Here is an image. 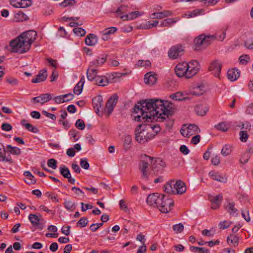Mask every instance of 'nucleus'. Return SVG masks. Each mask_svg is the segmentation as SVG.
Here are the masks:
<instances>
[{
    "instance_id": "c85d7f7f",
    "label": "nucleus",
    "mask_w": 253,
    "mask_h": 253,
    "mask_svg": "<svg viewBox=\"0 0 253 253\" xmlns=\"http://www.w3.org/2000/svg\"><path fill=\"white\" fill-rule=\"evenodd\" d=\"M203 12L202 9H197L192 11H189L187 13L183 14L182 17L191 18L200 15Z\"/></svg>"
},
{
    "instance_id": "69168bd1",
    "label": "nucleus",
    "mask_w": 253,
    "mask_h": 253,
    "mask_svg": "<svg viewBox=\"0 0 253 253\" xmlns=\"http://www.w3.org/2000/svg\"><path fill=\"white\" fill-rule=\"evenodd\" d=\"M126 8L127 6L125 5H121L119 7H118L116 11V13L117 14V16L118 17L120 14L126 13Z\"/></svg>"
},
{
    "instance_id": "7ed1b4c3",
    "label": "nucleus",
    "mask_w": 253,
    "mask_h": 253,
    "mask_svg": "<svg viewBox=\"0 0 253 253\" xmlns=\"http://www.w3.org/2000/svg\"><path fill=\"white\" fill-rule=\"evenodd\" d=\"M151 164L152 170L154 174L157 175L159 171L162 172L165 167V163L161 158H155L144 155V158L141 160L139 167L142 173L141 178L143 180L147 181L149 179L150 173L148 171V166Z\"/></svg>"
},
{
    "instance_id": "49530a36",
    "label": "nucleus",
    "mask_w": 253,
    "mask_h": 253,
    "mask_svg": "<svg viewBox=\"0 0 253 253\" xmlns=\"http://www.w3.org/2000/svg\"><path fill=\"white\" fill-rule=\"evenodd\" d=\"M187 127L190 133H192V135L197 134L200 132V129L196 125H190Z\"/></svg>"
},
{
    "instance_id": "4468645a",
    "label": "nucleus",
    "mask_w": 253,
    "mask_h": 253,
    "mask_svg": "<svg viewBox=\"0 0 253 253\" xmlns=\"http://www.w3.org/2000/svg\"><path fill=\"white\" fill-rule=\"evenodd\" d=\"M144 80L145 84L153 85L157 82V74H154L152 72L147 73L145 74Z\"/></svg>"
},
{
    "instance_id": "c03bdc74",
    "label": "nucleus",
    "mask_w": 253,
    "mask_h": 253,
    "mask_svg": "<svg viewBox=\"0 0 253 253\" xmlns=\"http://www.w3.org/2000/svg\"><path fill=\"white\" fill-rule=\"evenodd\" d=\"M65 208L71 211H73L75 209V203L71 201L66 200L64 203Z\"/></svg>"
},
{
    "instance_id": "ddd939ff",
    "label": "nucleus",
    "mask_w": 253,
    "mask_h": 253,
    "mask_svg": "<svg viewBox=\"0 0 253 253\" xmlns=\"http://www.w3.org/2000/svg\"><path fill=\"white\" fill-rule=\"evenodd\" d=\"M173 15V13L170 10H164L161 12H154L151 14V18L154 19H163Z\"/></svg>"
},
{
    "instance_id": "58836bf2",
    "label": "nucleus",
    "mask_w": 253,
    "mask_h": 253,
    "mask_svg": "<svg viewBox=\"0 0 253 253\" xmlns=\"http://www.w3.org/2000/svg\"><path fill=\"white\" fill-rule=\"evenodd\" d=\"M234 203H229L225 207V209L230 214H234L237 211V210L235 208Z\"/></svg>"
},
{
    "instance_id": "f704fd0d",
    "label": "nucleus",
    "mask_w": 253,
    "mask_h": 253,
    "mask_svg": "<svg viewBox=\"0 0 253 253\" xmlns=\"http://www.w3.org/2000/svg\"><path fill=\"white\" fill-rule=\"evenodd\" d=\"M6 148L11 154L13 155H19L21 153V151L19 148L12 147L10 145H8L6 146Z\"/></svg>"
},
{
    "instance_id": "72a5a7b5",
    "label": "nucleus",
    "mask_w": 253,
    "mask_h": 253,
    "mask_svg": "<svg viewBox=\"0 0 253 253\" xmlns=\"http://www.w3.org/2000/svg\"><path fill=\"white\" fill-rule=\"evenodd\" d=\"M204 92V90L203 86H197L191 91V94L196 96L202 95Z\"/></svg>"
},
{
    "instance_id": "338daca9",
    "label": "nucleus",
    "mask_w": 253,
    "mask_h": 253,
    "mask_svg": "<svg viewBox=\"0 0 253 253\" xmlns=\"http://www.w3.org/2000/svg\"><path fill=\"white\" fill-rule=\"evenodd\" d=\"M83 85H81L79 84H77L74 88V92L75 94L79 95L83 90Z\"/></svg>"
},
{
    "instance_id": "f03ea898",
    "label": "nucleus",
    "mask_w": 253,
    "mask_h": 253,
    "mask_svg": "<svg viewBox=\"0 0 253 253\" xmlns=\"http://www.w3.org/2000/svg\"><path fill=\"white\" fill-rule=\"evenodd\" d=\"M37 33L34 30L22 33L9 42L12 52L23 54L29 50L32 43L36 40Z\"/></svg>"
},
{
    "instance_id": "a211bd4d",
    "label": "nucleus",
    "mask_w": 253,
    "mask_h": 253,
    "mask_svg": "<svg viewBox=\"0 0 253 253\" xmlns=\"http://www.w3.org/2000/svg\"><path fill=\"white\" fill-rule=\"evenodd\" d=\"M97 37L93 34H88L85 39V43L88 46H93L97 43Z\"/></svg>"
},
{
    "instance_id": "052dcab7",
    "label": "nucleus",
    "mask_w": 253,
    "mask_h": 253,
    "mask_svg": "<svg viewBox=\"0 0 253 253\" xmlns=\"http://www.w3.org/2000/svg\"><path fill=\"white\" fill-rule=\"evenodd\" d=\"M75 126L76 127H77L78 129L80 130H83L84 129L85 127V124L84 122V121L82 119H78L76 121V123L75 124Z\"/></svg>"
},
{
    "instance_id": "6e6552de",
    "label": "nucleus",
    "mask_w": 253,
    "mask_h": 253,
    "mask_svg": "<svg viewBox=\"0 0 253 253\" xmlns=\"http://www.w3.org/2000/svg\"><path fill=\"white\" fill-rule=\"evenodd\" d=\"M184 51L183 46L181 44L173 45L168 51V56L171 59H175L181 56Z\"/></svg>"
},
{
    "instance_id": "2f4dec72",
    "label": "nucleus",
    "mask_w": 253,
    "mask_h": 253,
    "mask_svg": "<svg viewBox=\"0 0 253 253\" xmlns=\"http://www.w3.org/2000/svg\"><path fill=\"white\" fill-rule=\"evenodd\" d=\"M124 74H122L121 73H113L110 75H109V80L110 83H113L117 82L119 79L122 77L123 75H124Z\"/></svg>"
},
{
    "instance_id": "9d476101",
    "label": "nucleus",
    "mask_w": 253,
    "mask_h": 253,
    "mask_svg": "<svg viewBox=\"0 0 253 253\" xmlns=\"http://www.w3.org/2000/svg\"><path fill=\"white\" fill-rule=\"evenodd\" d=\"M222 64L218 60H215L210 64L209 70L216 77L220 78Z\"/></svg>"
},
{
    "instance_id": "6ab92c4d",
    "label": "nucleus",
    "mask_w": 253,
    "mask_h": 253,
    "mask_svg": "<svg viewBox=\"0 0 253 253\" xmlns=\"http://www.w3.org/2000/svg\"><path fill=\"white\" fill-rule=\"evenodd\" d=\"M106 55H102L101 57H98L97 59L90 62V67L102 66L106 62Z\"/></svg>"
},
{
    "instance_id": "c756f323",
    "label": "nucleus",
    "mask_w": 253,
    "mask_h": 253,
    "mask_svg": "<svg viewBox=\"0 0 253 253\" xmlns=\"http://www.w3.org/2000/svg\"><path fill=\"white\" fill-rule=\"evenodd\" d=\"M195 109L197 114L200 116L205 115L208 110L207 107L203 105H198L196 106Z\"/></svg>"
},
{
    "instance_id": "e2e57ef3",
    "label": "nucleus",
    "mask_w": 253,
    "mask_h": 253,
    "mask_svg": "<svg viewBox=\"0 0 253 253\" xmlns=\"http://www.w3.org/2000/svg\"><path fill=\"white\" fill-rule=\"evenodd\" d=\"M47 166L55 169L57 168V161L54 159H50L47 161Z\"/></svg>"
},
{
    "instance_id": "3c124183",
    "label": "nucleus",
    "mask_w": 253,
    "mask_h": 253,
    "mask_svg": "<svg viewBox=\"0 0 253 253\" xmlns=\"http://www.w3.org/2000/svg\"><path fill=\"white\" fill-rule=\"evenodd\" d=\"M45 195L47 198L50 199L53 202L58 203L59 202L56 194L48 192H46Z\"/></svg>"
},
{
    "instance_id": "5fc2aeb1",
    "label": "nucleus",
    "mask_w": 253,
    "mask_h": 253,
    "mask_svg": "<svg viewBox=\"0 0 253 253\" xmlns=\"http://www.w3.org/2000/svg\"><path fill=\"white\" fill-rule=\"evenodd\" d=\"M231 224V222L228 221L227 220H224V221L220 222L218 226H219V228L220 229H222L224 230V229H226L228 228L230 226Z\"/></svg>"
},
{
    "instance_id": "9b49d317",
    "label": "nucleus",
    "mask_w": 253,
    "mask_h": 253,
    "mask_svg": "<svg viewBox=\"0 0 253 253\" xmlns=\"http://www.w3.org/2000/svg\"><path fill=\"white\" fill-rule=\"evenodd\" d=\"M162 194L159 193H153L150 194L147 199V203L150 206L155 205L158 207V204H162V199H160V196Z\"/></svg>"
},
{
    "instance_id": "13d9d810",
    "label": "nucleus",
    "mask_w": 253,
    "mask_h": 253,
    "mask_svg": "<svg viewBox=\"0 0 253 253\" xmlns=\"http://www.w3.org/2000/svg\"><path fill=\"white\" fill-rule=\"evenodd\" d=\"M172 228L176 233H180L183 230L184 226L182 224L179 223L174 225Z\"/></svg>"
},
{
    "instance_id": "6e6d98bb",
    "label": "nucleus",
    "mask_w": 253,
    "mask_h": 253,
    "mask_svg": "<svg viewBox=\"0 0 253 253\" xmlns=\"http://www.w3.org/2000/svg\"><path fill=\"white\" fill-rule=\"evenodd\" d=\"M32 2L31 0H20V8H26L32 5Z\"/></svg>"
},
{
    "instance_id": "412c9836",
    "label": "nucleus",
    "mask_w": 253,
    "mask_h": 253,
    "mask_svg": "<svg viewBox=\"0 0 253 253\" xmlns=\"http://www.w3.org/2000/svg\"><path fill=\"white\" fill-rule=\"evenodd\" d=\"M203 38L204 34H201L194 39V46L193 48L195 50H200L201 46L204 43V40H203Z\"/></svg>"
},
{
    "instance_id": "7c9ffc66",
    "label": "nucleus",
    "mask_w": 253,
    "mask_h": 253,
    "mask_svg": "<svg viewBox=\"0 0 253 253\" xmlns=\"http://www.w3.org/2000/svg\"><path fill=\"white\" fill-rule=\"evenodd\" d=\"M59 170L61 174L65 178H68L71 175L69 169L65 166H61Z\"/></svg>"
},
{
    "instance_id": "bb28decb",
    "label": "nucleus",
    "mask_w": 253,
    "mask_h": 253,
    "mask_svg": "<svg viewBox=\"0 0 253 253\" xmlns=\"http://www.w3.org/2000/svg\"><path fill=\"white\" fill-rule=\"evenodd\" d=\"M86 75L88 80L94 82L96 78L98 76L97 75V70L95 69H88L86 72Z\"/></svg>"
},
{
    "instance_id": "0e129e2a",
    "label": "nucleus",
    "mask_w": 253,
    "mask_h": 253,
    "mask_svg": "<svg viewBox=\"0 0 253 253\" xmlns=\"http://www.w3.org/2000/svg\"><path fill=\"white\" fill-rule=\"evenodd\" d=\"M80 165L82 168L85 169H87L89 168V165L86 158L81 159L80 161Z\"/></svg>"
},
{
    "instance_id": "f3484780",
    "label": "nucleus",
    "mask_w": 253,
    "mask_h": 253,
    "mask_svg": "<svg viewBox=\"0 0 253 253\" xmlns=\"http://www.w3.org/2000/svg\"><path fill=\"white\" fill-rule=\"evenodd\" d=\"M73 94L72 93H68L62 95L56 96L54 98V100L56 103H61L72 100L73 98Z\"/></svg>"
},
{
    "instance_id": "864d4df0",
    "label": "nucleus",
    "mask_w": 253,
    "mask_h": 253,
    "mask_svg": "<svg viewBox=\"0 0 253 253\" xmlns=\"http://www.w3.org/2000/svg\"><path fill=\"white\" fill-rule=\"evenodd\" d=\"M24 175L26 177H30L31 181L28 182V184H34L36 183V181L34 178V176L31 174L29 171H26L24 173Z\"/></svg>"
},
{
    "instance_id": "8fccbe9b",
    "label": "nucleus",
    "mask_w": 253,
    "mask_h": 253,
    "mask_svg": "<svg viewBox=\"0 0 253 253\" xmlns=\"http://www.w3.org/2000/svg\"><path fill=\"white\" fill-rule=\"evenodd\" d=\"M214 35L215 36V40L217 39L219 41H223L225 38L226 32L222 31V32L216 33Z\"/></svg>"
},
{
    "instance_id": "5701e85b",
    "label": "nucleus",
    "mask_w": 253,
    "mask_h": 253,
    "mask_svg": "<svg viewBox=\"0 0 253 253\" xmlns=\"http://www.w3.org/2000/svg\"><path fill=\"white\" fill-rule=\"evenodd\" d=\"M240 76V73L238 70L232 69L227 72V77L231 81H236Z\"/></svg>"
},
{
    "instance_id": "a878e982",
    "label": "nucleus",
    "mask_w": 253,
    "mask_h": 253,
    "mask_svg": "<svg viewBox=\"0 0 253 253\" xmlns=\"http://www.w3.org/2000/svg\"><path fill=\"white\" fill-rule=\"evenodd\" d=\"M179 20L178 18H167L161 22L160 26L162 27H169L171 24L175 23Z\"/></svg>"
},
{
    "instance_id": "de8ad7c7",
    "label": "nucleus",
    "mask_w": 253,
    "mask_h": 253,
    "mask_svg": "<svg viewBox=\"0 0 253 253\" xmlns=\"http://www.w3.org/2000/svg\"><path fill=\"white\" fill-rule=\"evenodd\" d=\"M74 33L78 36L83 37L85 35V31L82 28H75L73 29Z\"/></svg>"
},
{
    "instance_id": "aec40b11",
    "label": "nucleus",
    "mask_w": 253,
    "mask_h": 253,
    "mask_svg": "<svg viewBox=\"0 0 253 253\" xmlns=\"http://www.w3.org/2000/svg\"><path fill=\"white\" fill-rule=\"evenodd\" d=\"M95 84L99 86H104L107 85L110 83L109 78H108L104 76H97L94 81Z\"/></svg>"
},
{
    "instance_id": "4d7b16f0",
    "label": "nucleus",
    "mask_w": 253,
    "mask_h": 253,
    "mask_svg": "<svg viewBox=\"0 0 253 253\" xmlns=\"http://www.w3.org/2000/svg\"><path fill=\"white\" fill-rule=\"evenodd\" d=\"M76 1L75 0H64L63 2L60 3V5L63 7H65L69 5H73L75 4Z\"/></svg>"
},
{
    "instance_id": "1a4fd4ad",
    "label": "nucleus",
    "mask_w": 253,
    "mask_h": 253,
    "mask_svg": "<svg viewBox=\"0 0 253 253\" xmlns=\"http://www.w3.org/2000/svg\"><path fill=\"white\" fill-rule=\"evenodd\" d=\"M118 100V95L117 94H114L107 100L104 109V112L106 114H107V116H109L113 112L114 108L117 104Z\"/></svg>"
},
{
    "instance_id": "603ef678",
    "label": "nucleus",
    "mask_w": 253,
    "mask_h": 253,
    "mask_svg": "<svg viewBox=\"0 0 253 253\" xmlns=\"http://www.w3.org/2000/svg\"><path fill=\"white\" fill-rule=\"evenodd\" d=\"M170 97L175 100H182L184 98L182 97V93L180 92H177L170 95Z\"/></svg>"
},
{
    "instance_id": "39448f33",
    "label": "nucleus",
    "mask_w": 253,
    "mask_h": 253,
    "mask_svg": "<svg viewBox=\"0 0 253 253\" xmlns=\"http://www.w3.org/2000/svg\"><path fill=\"white\" fill-rule=\"evenodd\" d=\"M135 139L139 143H144L154 138L156 134L149 130V127L144 125H138L135 130Z\"/></svg>"
},
{
    "instance_id": "cd10ccee",
    "label": "nucleus",
    "mask_w": 253,
    "mask_h": 253,
    "mask_svg": "<svg viewBox=\"0 0 253 253\" xmlns=\"http://www.w3.org/2000/svg\"><path fill=\"white\" fill-rule=\"evenodd\" d=\"M26 121L25 120H22L21 121V124L25 127V128L29 131L34 132L37 133L39 131L38 128L29 123H26Z\"/></svg>"
},
{
    "instance_id": "4be33fe9",
    "label": "nucleus",
    "mask_w": 253,
    "mask_h": 253,
    "mask_svg": "<svg viewBox=\"0 0 253 253\" xmlns=\"http://www.w3.org/2000/svg\"><path fill=\"white\" fill-rule=\"evenodd\" d=\"M209 174L212 179L217 181L225 182L227 180L226 177L221 176L218 172L211 171Z\"/></svg>"
},
{
    "instance_id": "a18cd8bd",
    "label": "nucleus",
    "mask_w": 253,
    "mask_h": 253,
    "mask_svg": "<svg viewBox=\"0 0 253 253\" xmlns=\"http://www.w3.org/2000/svg\"><path fill=\"white\" fill-rule=\"evenodd\" d=\"M151 64V62L149 60H139L137 61L136 65L137 67H150Z\"/></svg>"
},
{
    "instance_id": "a19ab883",
    "label": "nucleus",
    "mask_w": 253,
    "mask_h": 253,
    "mask_svg": "<svg viewBox=\"0 0 253 253\" xmlns=\"http://www.w3.org/2000/svg\"><path fill=\"white\" fill-rule=\"evenodd\" d=\"M215 127L218 130L225 132L229 129L228 126L224 122H221L215 126Z\"/></svg>"
},
{
    "instance_id": "ea45409f",
    "label": "nucleus",
    "mask_w": 253,
    "mask_h": 253,
    "mask_svg": "<svg viewBox=\"0 0 253 253\" xmlns=\"http://www.w3.org/2000/svg\"><path fill=\"white\" fill-rule=\"evenodd\" d=\"M232 151V147L229 145H225L222 148L221 153L224 156H226L229 155Z\"/></svg>"
},
{
    "instance_id": "dca6fc26",
    "label": "nucleus",
    "mask_w": 253,
    "mask_h": 253,
    "mask_svg": "<svg viewBox=\"0 0 253 253\" xmlns=\"http://www.w3.org/2000/svg\"><path fill=\"white\" fill-rule=\"evenodd\" d=\"M47 77V70L43 69L40 71L37 75L36 78L32 80V83H38L45 81Z\"/></svg>"
},
{
    "instance_id": "79ce46f5",
    "label": "nucleus",
    "mask_w": 253,
    "mask_h": 253,
    "mask_svg": "<svg viewBox=\"0 0 253 253\" xmlns=\"http://www.w3.org/2000/svg\"><path fill=\"white\" fill-rule=\"evenodd\" d=\"M88 222L87 218L85 217H82L77 223V226L84 228L87 225Z\"/></svg>"
},
{
    "instance_id": "37998d69",
    "label": "nucleus",
    "mask_w": 253,
    "mask_h": 253,
    "mask_svg": "<svg viewBox=\"0 0 253 253\" xmlns=\"http://www.w3.org/2000/svg\"><path fill=\"white\" fill-rule=\"evenodd\" d=\"M204 43H206L207 44H210L211 42L214 40H215V36L214 35H205L204 34Z\"/></svg>"
},
{
    "instance_id": "774afa93",
    "label": "nucleus",
    "mask_w": 253,
    "mask_h": 253,
    "mask_svg": "<svg viewBox=\"0 0 253 253\" xmlns=\"http://www.w3.org/2000/svg\"><path fill=\"white\" fill-rule=\"evenodd\" d=\"M117 28L115 27H112L109 28L105 29L103 32L104 33H105V34H107L108 35L110 34H113L115 33L117 31Z\"/></svg>"
},
{
    "instance_id": "4c0bfd02",
    "label": "nucleus",
    "mask_w": 253,
    "mask_h": 253,
    "mask_svg": "<svg viewBox=\"0 0 253 253\" xmlns=\"http://www.w3.org/2000/svg\"><path fill=\"white\" fill-rule=\"evenodd\" d=\"M159 23V21L157 20L153 21H148L145 25H144L142 27V29H150L153 27H156Z\"/></svg>"
},
{
    "instance_id": "393cba45",
    "label": "nucleus",
    "mask_w": 253,
    "mask_h": 253,
    "mask_svg": "<svg viewBox=\"0 0 253 253\" xmlns=\"http://www.w3.org/2000/svg\"><path fill=\"white\" fill-rule=\"evenodd\" d=\"M40 214L39 216L35 214H30L29 215V219L32 224L34 226H37L39 224V222L41 220L44 221L43 219H41L39 217H41Z\"/></svg>"
},
{
    "instance_id": "f257e3e1",
    "label": "nucleus",
    "mask_w": 253,
    "mask_h": 253,
    "mask_svg": "<svg viewBox=\"0 0 253 253\" xmlns=\"http://www.w3.org/2000/svg\"><path fill=\"white\" fill-rule=\"evenodd\" d=\"M169 104L167 101L156 98L140 101L133 108V112L138 114L134 119L137 122L145 121L156 116L159 122L169 120L172 115Z\"/></svg>"
},
{
    "instance_id": "b1692460",
    "label": "nucleus",
    "mask_w": 253,
    "mask_h": 253,
    "mask_svg": "<svg viewBox=\"0 0 253 253\" xmlns=\"http://www.w3.org/2000/svg\"><path fill=\"white\" fill-rule=\"evenodd\" d=\"M227 242L230 246L236 247L239 244V238L236 235L230 234L227 238Z\"/></svg>"
},
{
    "instance_id": "0eeeda50",
    "label": "nucleus",
    "mask_w": 253,
    "mask_h": 253,
    "mask_svg": "<svg viewBox=\"0 0 253 253\" xmlns=\"http://www.w3.org/2000/svg\"><path fill=\"white\" fill-rule=\"evenodd\" d=\"M160 199H162V204H158L157 208L161 212H169L171 210V207L173 206V201L171 199L169 198L168 196L164 194H162L160 196Z\"/></svg>"
},
{
    "instance_id": "2eb2a0df",
    "label": "nucleus",
    "mask_w": 253,
    "mask_h": 253,
    "mask_svg": "<svg viewBox=\"0 0 253 253\" xmlns=\"http://www.w3.org/2000/svg\"><path fill=\"white\" fill-rule=\"evenodd\" d=\"M222 199L223 197L221 195H218L216 196L211 197L210 200L211 204V209L213 210L218 209L220 205Z\"/></svg>"
},
{
    "instance_id": "c9c22d12",
    "label": "nucleus",
    "mask_w": 253,
    "mask_h": 253,
    "mask_svg": "<svg viewBox=\"0 0 253 253\" xmlns=\"http://www.w3.org/2000/svg\"><path fill=\"white\" fill-rule=\"evenodd\" d=\"M52 97L49 93L42 94L40 96V103L43 104V103L48 102L49 100L51 99Z\"/></svg>"
},
{
    "instance_id": "473e14b6",
    "label": "nucleus",
    "mask_w": 253,
    "mask_h": 253,
    "mask_svg": "<svg viewBox=\"0 0 253 253\" xmlns=\"http://www.w3.org/2000/svg\"><path fill=\"white\" fill-rule=\"evenodd\" d=\"M5 82L11 86H16L18 84V80L12 77L8 76L5 79Z\"/></svg>"
},
{
    "instance_id": "bf43d9fd",
    "label": "nucleus",
    "mask_w": 253,
    "mask_h": 253,
    "mask_svg": "<svg viewBox=\"0 0 253 253\" xmlns=\"http://www.w3.org/2000/svg\"><path fill=\"white\" fill-rule=\"evenodd\" d=\"M250 59L249 55L247 54L242 55L239 58L240 62L243 65H246L248 63Z\"/></svg>"
},
{
    "instance_id": "f8f14e48",
    "label": "nucleus",
    "mask_w": 253,
    "mask_h": 253,
    "mask_svg": "<svg viewBox=\"0 0 253 253\" xmlns=\"http://www.w3.org/2000/svg\"><path fill=\"white\" fill-rule=\"evenodd\" d=\"M93 108L97 114L100 111V109L103 110V98L101 95L94 97L92 100Z\"/></svg>"
},
{
    "instance_id": "09e8293b",
    "label": "nucleus",
    "mask_w": 253,
    "mask_h": 253,
    "mask_svg": "<svg viewBox=\"0 0 253 253\" xmlns=\"http://www.w3.org/2000/svg\"><path fill=\"white\" fill-rule=\"evenodd\" d=\"M144 12L139 11H134L129 13V18L130 20L134 19L138 16H141Z\"/></svg>"
},
{
    "instance_id": "20e7f679",
    "label": "nucleus",
    "mask_w": 253,
    "mask_h": 253,
    "mask_svg": "<svg viewBox=\"0 0 253 253\" xmlns=\"http://www.w3.org/2000/svg\"><path fill=\"white\" fill-rule=\"evenodd\" d=\"M199 69V62L193 60L189 63L183 62L178 64L175 68V72L178 77L185 76L186 78H190L197 73Z\"/></svg>"
},
{
    "instance_id": "423d86ee",
    "label": "nucleus",
    "mask_w": 253,
    "mask_h": 253,
    "mask_svg": "<svg viewBox=\"0 0 253 253\" xmlns=\"http://www.w3.org/2000/svg\"><path fill=\"white\" fill-rule=\"evenodd\" d=\"M163 188L166 193L172 194H182L186 190L185 184L181 180H170L164 185Z\"/></svg>"
},
{
    "instance_id": "e433bc0d",
    "label": "nucleus",
    "mask_w": 253,
    "mask_h": 253,
    "mask_svg": "<svg viewBox=\"0 0 253 253\" xmlns=\"http://www.w3.org/2000/svg\"><path fill=\"white\" fill-rule=\"evenodd\" d=\"M190 249L192 252H197L198 253H210V250L205 248L191 246Z\"/></svg>"
},
{
    "instance_id": "680f3d73",
    "label": "nucleus",
    "mask_w": 253,
    "mask_h": 253,
    "mask_svg": "<svg viewBox=\"0 0 253 253\" xmlns=\"http://www.w3.org/2000/svg\"><path fill=\"white\" fill-rule=\"evenodd\" d=\"M240 139L242 142H245L247 141L249 135L246 131H241L240 132Z\"/></svg>"
}]
</instances>
